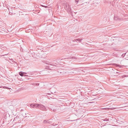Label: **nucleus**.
I'll return each instance as SVG.
<instances>
[{"mask_svg": "<svg viewBox=\"0 0 128 128\" xmlns=\"http://www.w3.org/2000/svg\"><path fill=\"white\" fill-rule=\"evenodd\" d=\"M111 104H113L114 103L115 104V101L114 100H112L111 101Z\"/></svg>", "mask_w": 128, "mask_h": 128, "instance_id": "11", "label": "nucleus"}, {"mask_svg": "<svg viewBox=\"0 0 128 128\" xmlns=\"http://www.w3.org/2000/svg\"><path fill=\"white\" fill-rule=\"evenodd\" d=\"M82 40V39H76L75 40H76L77 41L79 42H81Z\"/></svg>", "mask_w": 128, "mask_h": 128, "instance_id": "8", "label": "nucleus"}, {"mask_svg": "<svg viewBox=\"0 0 128 128\" xmlns=\"http://www.w3.org/2000/svg\"><path fill=\"white\" fill-rule=\"evenodd\" d=\"M44 123H46V122H47V121L46 120H44Z\"/></svg>", "mask_w": 128, "mask_h": 128, "instance_id": "15", "label": "nucleus"}, {"mask_svg": "<svg viewBox=\"0 0 128 128\" xmlns=\"http://www.w3.org/2000/svg\"><path fill=\"white\" fill-rule=\"evenodd\" d=\"M114 65L115 66H118L119 68H121V66H120V65H118L117 64H114Z\"/></svg>", "mask_w": 128, "mask_h": 128, "instance_id": "9", "label": "nucleus"}, {"mask_svg": "<svg viewBox=\"0 0 128 128\" xmlns=\"http://www.w3.org/2000/svg\"><path fill=\"white\" fill-rule=\"evenodd\" d=\"M58 106H54L55 109H53V111L54 112H56V110L58 109Z\"/></svg>", "mask_w": 128, "mask_h": 128, "instance_id": "7", "label": "nucleus"}, {"mask_svg": "<svg viewBox=\"0 0 128 128\" xmlns=\"http://www.w3.org/2000/svg\"><path fill=\"white\" fill-rule=\"evenodd\" d=\"M46 68L47 69H50L49 67L48 66H46Z\"/></svg>", "mask_w": 128, "mask_h": 128, "instance_id": "13", "label": "nucleus"}, {"mask_svg": "<svg viewBox=\"0 0 128 128\" xmlns=\"http://www.w3.org/2000/svg\"><path fill=\"white\" fill-rule=\"evenodd\" d=\"M39 104H31L30 105V107L31 108H38Z\"/></svg>", "mask_w": 128, "mask_h": 128, "instance_id": "2", "label": "nucleus"}, {"mask_svg": "<svg viewBox=\"0 0 128 128\" xmlns=\"http://www.w3.org/2000/svg\"><path fill=\"white\" fill-rule=\"evenodd\" d=\"M102 109L107 110H112L114 109L113 108H102Z\"/></svg>", "mask_w": 128, "mask_h": 128, "instance_id": "6", "label": "nucleus"}, {"mask_svg": "<svg viewBox=\"0 0 128 128\" xmlns=\"http://www.w3.org/2000/svg\"><path fill=\"white\" fill-rule=\"evenodd\" d=\"M38 109H40L42 110H46L45 107L43 105L40 104H39Z\"/></svg>", "mask_w": 128, "mask_h": 128, "instance_id": "3", "label": "nucleus"}, {"mask_svg": "<svg viewBox=\"0 0 128 128\" xmlns=\"http://www.w3.org/2000/svg\"><path fill=\"white\" fill-rule=\"evenodd\" d=\"M114 19L118 21L123 20H124L123 18H120L117 16H114Z\"/></svg>", "mask_w": 128, "mask_h": 128, "instance_id": "4", "label": "nucleus"}, {"mask_svg": "<svg viewBox=\"0 0 128 128\" xmlns=\"http://www.w3.org/2000/svg\"><path fill=\"white\" fill-rule=\"evenodd\" d=\"M64 8L68 13L72 12L71 8L69 4L66 3L64 6Z\"/></svg>", "mask_w": 128, "mask_h": 128, "instance_id": "1", "label": "nucleus"}, {"mask_svg": "<svg viewBox=\"0 0 128 128\" xmlns=\"http://www.w3.org/2000/svg\"><path fill=\"white\" fill-rule=\"evenodd\" d=\"M41 6H42L43 7H44L45 6L43 5H42Z\"/></svg>", "mask_w": 128, "mask_h": 128, "instance_id": "17", "label": "nucleus"}, {"mask_svg": "<svg viewBox=\"0 0 128 128\" xmlns=\"http://www.w3.org/2000/svg\"><path fill=\"white\" fill-rule=\"evenodd\" d=\"M75 2H76V4H78L79 2L78 0H75Z\"/></svg>", "mask_w": 128, "mask_h": 128, "instance_id": "12", "label": "nucleus"}, {"mask_svg": "<svg viewBox=\"0 0 128 128\" xmlns=\"http://www.w3.org/2000/svg\"><path fill=\"white\" fill-rule=\"evenodd\" d=\"M44 7L46 8H49L50 7H48V6H45Z\"/></svg>", "mask_w": 128, "mask_h": 128, "instance_id": "14", "label": "nucleus"}, {"mask_svg": "<svg viewBox=\"0 0 128 128\" xmlns=\"http://www.w3.org/2000/svg\"><path fill=\"white\" fill-rule=\"evenodd\" d=\"M27 74L26 72H19V74L21 76H28V75H26V74Z\"/></svg>", "mask_w": 128, "mask_h": 128, "instance_id": "5", "label": "nucleus"}, {"mask_svg": "<svg viewBox=\"0 0 128 128\" xmlns=\"http://www.w3.org/2000/svg\"><path fill=\"white\" fill-rule=\"evenodd\" d=\"M2 87L4 88H7L8 89H10V88H8L7 87H6L5 86H4L3 87H2V86L1 87L0 86V88H2Z\"/></svg>", "mask_w": 128, "mask_h": 128, "instance_id": "10", "label": "nucleus"}, {"mask_svg": "<svg viewBox=\"0 0 128 128\" xmlns=\"http://www.w3.org/2000/svg\"><path fill=\"white\" fill-rule=\"evenodd\" d=\"M108 119H105L104 120V121H108Z\"/></svg>", "mask_w": 128, "mask_h": 128, "instance_id": "16", "label": "nucleus"}]
</instances>
